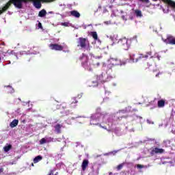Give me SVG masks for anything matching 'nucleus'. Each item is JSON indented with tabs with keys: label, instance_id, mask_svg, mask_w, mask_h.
Instances as JSON below:
<instances>
[{
	"label": "nucleus",
	"instance_id": "46",
	"mask_svg": "<svg viewBox=\"0 0 175 175\" xmlns=\"http://www.w3.org/2000/svg\"><path fill=\"white\" fill-rule=\"evenodd\" d=\"M0 61H1V57H0Z\"/></svg>",
	"mask_w": 175,
	"mask_h": 175
},
{
	"label": "nucleus",
	"instance_id": "6",
	"mask_svg": "<svg viewBox=\"0 0 175 175\" xmlns=\"http://www.w3.org/2000/svg\"><path fill=\"white\" fill-rule=\"evenodd\" d=\"M162 40L166 44H171L172 46H175V37L173 36H167L166 39L162 38Z\"/></svg>",
	"mask_w": 175,
	"mask_h": 175
},
{
	"label": "nucleus",
	"instance_id": "28",
	"mask_svg": "<svg viewBox=\"0 0 175 175\" xmlns=\"http://www.w3.org/2000/svg\"><path fill=\"white\" fill-rule=\"evenodd\" d=\"M38 27V28H40V29H43V26L42 25V23L39 22Z\"/></svg>",
	"mask_w": 175,
	"mask_h": 175
},
{
	"label": "nucleus",
	"instance_id": "11",
	"mask_svg": "<svg viewBox=\"0 0 175 175\" xmlns=\"http://www.w3.org/2000/svg\"><path fill=\"white\" fill-rule=\"evenodd\" d=\"M165 3H167L172 9H175V2L172 0H163Z\"/></svg>",
	"mask_w": 175,
	"mask_h": 175
},
{
	"label": "nucleus",
	"instance_id": "7",
	"mask_svg": "<svg viewBox=\"0 0 175 175\" xmlns=\"http://www.w3.org/2000/svg\"><path fill=\"white\" fill-rule=\"evenodd\" d=\"M49 47L51 50H55L56 51H62L64 46L58 44H51Z\"/></svg>",
	"mask_w": 175,
	"mask_h": 175
},
{
	"label": "nucleus",
	"instance_id": "32",
	"mask_svg": "<svg viewBox=\"0 0 175 175\" xmlns=\"http://www.w3.org/2000/svg\"><path fill=\"white\" fill-rule=\"evenodd\" d=\"M105 24H106L107 25H109V24H110V21H105Z\"/></svg>",
	"mask_w": 175,
	"mask_h": 175
},
{
	"label": "nucleus",
	"instance_id": "10",
	"mask_svg": "<svg viewBox=\"0 0 175 175\" xmlns=\"http://www.w3.org/2000/svg\"><path fill=\"white\" fill-rule=\"evenodd\" d=\"M90 35L93 38L94 40H98V42H100V40L98 38V33H96V31H91Z\"/></svg>",
	"mask_w": 175,
	"mask_h": 175
},
{
	"label": "nucleus",
	"instance_id": "5",
	"mask_svg": "<svg viewBox=\"0 0 175 175\" xmlns=\"http://www.w3.org/2000/svg\"><path fill=\"white\" fill-rule=\"evenodd\" d=\"M87 39L83 38H79L77 40V47H81V49H85L87 47Z\"/></svg>",
	"mask_w": 175,
	"mask_h": 175
},
{
	"label": "nucleus",
	"instance_id": "8",
	"mask_svg": "<svg viewBox=\"0 0 175 175\" xmlns=\"http://www.w3.org/2000/svg\"><path fill=\"white\" fill-rule=\"evenodd\" d=\"M109 61L113 66H118L120 65H122V63H121V60L118 59L111 58Z\"/></svg>",
	"mask_w": 175,
	"mask_h": 175
},
{
	"label": "nucleus",
	"instance_id": "24",
	"mask_svg": "<svg viewBox=\"0 0 175 175\" xmlns=\"http://www.w3.org/2000/svg\"><path fill=\"white\" fill-rule=\"evenodd\" d=\"M135 13L137 16V17H142V11L139 10H136L135 11Z\"/></svg>",
	"mask_w": 175,
	"mask_h": 175
},
{
	"label": "nucleus",
	"instance_id": "17",
	"mask_svg": "<svg viewBox=\"0 0 175 175\" xmlns=\"http://www.w3.org/2000/svg\"><path fill=\"white\" fill-rule=\"evenodd\" d=\"M12 148V144H7L3 147V150L5 152H9V151H10Z\"/></svg>",
	"mask_w": 175,
	"mask_h": 175
},
{
	"label": "nucleus",
	"instance_id": "25",
	"mask_svg": "<svg viewBox=\"0 0 175 175\" xmlns=\"http://www.w3.org/2000/svg\"><path fill=\"white\" fill-rule=\"evenodd\" d=\"M46 143H47V140L45 139V138H42L40 140V144L41 145L46 144Z\"/></svg>",
	"mask_w": 175,
	"mask_h": 175
},
{
	"label": "nucleus",
	"instance_id": "14",
	"mask_svg": "<svg viewBox=\"0 0 175 175\" xmlns=\"http://www.w3.org/2000/svg\"><path fill=\"white\" fill-rule=\"evenodd\" d=\"M150 55H151V54H150V53H148L146 55H143V54H139V58L136 59L135 61L137 62L139 61V59H142V58H148V57H150Z\"/></svg>",
	"mask_w": 175,
	"mask_h": 175
},
{
	"label": "nucleus",
	"instance_id": "23",
	"mask_svg": "<svg viewBox=\"0 0 175 175\" xmlns=\"http://www.w3.org/2000/svg\"><path fill=\"white\" fill-rule=\"evenodd\" d=\"M163 144H165L166 147H170V140L169 139L164 140Z\"/></svg>",
	"mask_w": 175,
	"mask_h": 175
},
{
	"label": "nucleus",
	"instance_id": "40",
	"mask_svg": "<svg viewBox=\"0 0 175 175\" xmlns=\"http://www.w3.org/2000/svg\"><path fill=\"white\" fill-rule=\"evenodd\" d=\"M23 123H25V120H23Z\"/></svg>",
	"mask_w": 175,
	"mask_h": 175
},
{
	"label": "nucleus",
	"instance_id": "45",
	"mask_svg": "<svg viewBox=\"0 0 175 175\" xmlns=\"http://www.w3.org/2000/svg\"><path fill=\"white\" fill-rule=\"evenodd\" d=\"M111 174V172L109 173V175Z\"/></svg>",
	"mask_w": 175,
	"mask_h": 175
},
{
	"label": "nucleus",
	"instance_id": "18",
	"mask_svg": "<svg viewBox=\"0 0 175 175\" xmlns=\"http://www.w3.org/2000/svg\"><path fill=\"white\" fill-rule=\"evenodd\" d=\"M46 14H47V12L46 11V10L42 9L39 12L38 17H44Z\"/></svg>",
	"mask_w": 175,
	"mask_h": 175
},
{
	"label": "nucleus",
	"instance_id": "19",
	"mask_svg": "<svg viewBox=\"0 0 175 175\" xmlns=\"http://www.w3.org/2000/svg\"><path fill=\"white\" fill-rule=\"evenodd\" d=\"M87 166H88V160H83L81 165L82 170H85L87 169Z\"/></svg>",
	"mask_w": 175,
	"mask_h": 175
},
{
	"label": "nucleus",
	"instance_id": "29",
	"mask_svg": "<svg viewBox=\"0 0 175 175\" xmlns=\"http://www.w3.org/2000/svg\"><path fill=\"white\" fill-rule=\"evenodd\" d=\"M141 2H144L145 3H150V0H139Z\"/></svg>",
	"mask_w": 175,
	"mask_h": 175
},
{
	"label": "nucleus",
	"instance_id": "33",
	"mask_svg": "<svg viewBox=\"0 0 175 175\" xmlns=\"http://www.w3.org/2000/svg\"><path fill=\"white\" fill-rule=\"evenodd\" d=\"M94 65H96L97 66H99V62H96V63H94Z\"/></svg>",
	"mask_w": 175,
	"mask_h": 175
},
{
	"label": "nucleus",
	"instance_id": "26",
	"mask_svg": "<svg viewBox=\"0 0 175 175\" xmlns=\"http://www.w3.org/2000/svg\"><path fill=\"white\" fill-rule=\"evenodd\" d=\"M122 167H124V164H120L117 166L116 169H117V170H121V169H122Z\"/></svg>",
	"mask_w": 175,
	"mask_h": 175
},
{
	"label": "nucleus",
	"instance_id": "39",
	"mask_svg": "<svg viewBox=\"0 0 175 175\" xmlns=\"http://www.w3.org/2000/svg\"><path fill=\"white\" fill-rule=\"evenodd\" d=\"M7 87H8L9 88H11V90H12V87H10V86H7Z\"/></svg>",
	"mask_w": 175,
	"mask_h": 175
},
{
	"label": "nucleus",
	"instance_id": "22",
	"mask_svg": "<svg viewBox=\"0 0 175 175\" xmlns=\"http://www.w3.org/2000/svg\"><path fill=\"white\" fill-rule=\"evenodd\" d=\"M144 68V69H149V70H151V68H152V64H150V63L145 64Z\"/></svg>",
	"mask_w": 175,
	"mask_h": 175
},
{
	"label": "nucleus",
	"instance_id": "16",
	"mask_svg": "<svg viewBox=\"0 0 175 175\" xmlns=\"http://www.w3.org/2000/svg\"><path fill=\"white\" fill-rule=\"evenodd\" d=\"M55 128V132L57 133H61V128H62V125L57 124L54 126Z\"/></svg>",
	"mask_w": 175,
	"mask_h": 175
},
{
	"label": "nucleus",
	"instance_id": "31",
	"mask_svg": "<svg viewBox=\"0 0 175 175\" xmlns=\"http://www.w3.org/2000/svg\"><path fill=\"white\" fill-rule=\"evenodd\" d=\"M82 65H83V68H85V66L87 65V62L82 63Z\"/></svg>",
	"mask_w": 175,
	"mask_h": 175
},
{
	"label": "nucleus",
	"instance_id": "9",
	"mask_svg": "<svg viewBox=\"0 0 175 175\" xmlns=\"http://www.w3.org/2000/svg\"><path fill=\"white\" fill-rule=\"evenodd\" d=\"M165 152V150L163 148H154L152 150L151 154H163Z\"/></svg>",
	"mask_w": 175,
	"mask_h": 175
},
{
	"label": "nucleus",
	"instance_id": "35",
	"mask_svg": "<svg viewBox=\"0 0 175 175\" xmlns=\"http://www.w3.org/2000/svg\"><path fill=\"white\" fill-rule=\"evenodd\" d=\"M130 58L133 59V61H135V58L132 57V55H130Z\"/></svg>",
	"mask_w": 175,
	"mask_h": 175
},
{
	"label": "nucleus",
	"instance_id": "30",
	"mask_svg": "<svg viewBox=\"0 0 175 175\" xmlns=\"http://www.w3.org/2000/svg\"><path fill=\"white\" fill-rule=\"evenodd\" d=\"M137 167L138 169H143V167H144V166L143 165L138 164V165H137Z\"/></svg>",
	"mask_w": 175,
	"mask_h": 175
},
{
	"label": "nucleus",
	"instance_id": "3",
	"mask_svg": "<svg viewBox=\"0 0 175 175\" xmlns=\"http://www.w3.org/2000/svg\"><path fill=\"white\" fill-rule=\"evenodd\" d=\"M102 118V113L97 112L96 113H94L91 117H90V124L91 125H98L99 121L100 120V118Z\"/></svg>",
	"mask_w": 175,
	"mask_h": 175
},
{
	"label": "nucleus",
	"instance_id": "42",
	"mask_svg": "<svg viewBox=\"0 0 175 175\" xmlns=\"http://www.w3.org/2000/svg\"><path fill=\"white\" fill-rule=\"evenodd\" d=\"M121 118H124V117H123V116H122V117H121Z\"/></svg>",
	"mask_w": 175,
	"mask_h": 175
},
{
	"label": "nucleus",
	"instance_id": "47",
	"mask_svg": "<svg viewBox=\"0 0 175 175\" xmlns=\"http://www.w3.org/2000/svg\"><path fill=\"white\" fill-rule=\"evenodd\" d=\"M174 142H175V139H174Z\"/></svg>",
	"mask_w": 175,
	"mask_h": 175
},
{
	"label": "nucleus",
	"instance_id": "2",
	"mask_svg": "<svg viewBox=\"0 0 175 175\" xmlns=\"http://www.w3.org/2000/svg\"><path fill=\"white\" fill-rule=\"evenodd\" d=\"M54 1L55 0H27V2H32L36 9H40L42 8V3H50L54 2Z\"/></svg>",
	"mask_w": 175,
	"mask_h": 175
},
{
	"label": "nucleus",
	"instance_id": "43",
	"mask_svg": "<svg viewBox=\"0 0 175 175\" xmlns=\"http://www.w3.org/2000/svg\"><path fill=\"white\" fill-rule=\"evenodd\" d=\"M174 135H175V130H174Z\"/></svg>",
	"mask_w": 175,
	"mask_h": 175
},
{
	"label": "nucleus",
	"instance_id": "4",
	"mask_svg": "<svg viewBox=\"0 0 175 175\" xmlns=\"http://www.w3.org/2000/svg\"><path fill=\"white\" fill-rule=\"evenodd\" d=\"M128 42L129 40L126 38H122L119 40V44H120V46L123 50H129L130 45Z\"/></svg>",
	"mask_w": 175,
	"mask_h": 175
},
{
	"label": "nucleus",
	"instance_id": "12",
	"mask_svg": "<svg viewBox=\"0 0 175 175\" xmlns=\"http://www.w3.org/2000/svg\"><path fill=\"white\" fill-rule=\"evenodd\" d=\"M18 125V120L14 119L13 121H12L10 124V128H16Z\"/></svg>",
	"mask_w": 175,
	"mask_h": 175
},
{
	"label": "nucleus",
	"instance_id": "34",
	"mask_svg": "<svg viewBox=\"0 0 175 175\" xmlns=\"http://www.w3.org/2000/svg\"><path fill=\"white\" fill-rule=\"evenodd\" d=\"M0 173H3V168H0Z\"/></svg>",
	"mask_w": 175,
	"mask_h": 175
},
{
	"label": "nucleus",
	"instance_id": "15",
	"mask_svg": "<svg viewBox=\"0 0 175 175\" xmlns=\"http://www.w3.org/2000/svg\"><path fill=\"white\" fill-rule=\"evenodd\" d=\"M70 13L73 17H76L77 18H79L80 17V13L77 10H72L70 12Z\"/></svg>",
	"mask_w": 175,
	"mask_h": 175
},
{
	"label": "nucleus",
	"instance_id": "1",
	"mask_svg": "<svg viewBox=\"0 0 175 175\" xmlns=\"http://www.w3.org/2000/svg\"><path fill=\"white\" fill-rule=\"evenodd\" d=\"M27 2H28V0H10L9 2H8L1 10H0V14L5 13V12L10 8L12 3L15 6V8H17L18 9H23V3H27Z\"/></svg>",
	"mask_w": 175,
	"mask_h": 175
},
{
	"label": "nucleus",
	"instance_id": "37",
	"mask_svg": "<svg viewBox=\"0 0 175 175\" xmlns=\"http://www.w3.org/2000/svg\"><path fill=\"white\" fill-rule=\"evenodd\" d=\"M158 76H159V72H158V73L156 75V77H158Z\"/></svg>",
	"mask_w": 175,
	"mask_h": 175
},
{
	"label": "nucleus",
	"instance_id": "20",
	"mask_svg": "<svg viewBox=\"0 0 175 175\" xmlns=\"http://www.w3.org/2000/svg\"><path fill=\"white\" fill-rule=\"evenodd\" d=\"M77 100H76V97H73L71 98V103H70V107H75L76 103H77Z\"/></svg>",
	"mask_w": 175,
	"mask_h": 175
},
{
	"label": "nucleus",
	"instance_id": "38",
	"mask_svg": "<svg viewBox=\"0 0 175 175\" xmlns=\"http://www.w3.org/2000/svg\"><path fill=\"white\" fill-rule=\"evenodd\" d=\"M153 2H157L158 0H152Z\"/></svg>",
	"mask_w": 175,
	"mask_h": 175
},
{
	"label": "nucleus",
	"instance_id": "27",
	"mask_svg": "<svg viewBox=\"0 0 175 175\" xmlns=\"http://www.w3.org/2000/svg\"><path fill=\"white\" fill-rule=\"evenodd\" d=\"M62 25H63V27H69V22L62 23Z\"/></svg>",
	"mask_w": 175,
	"mask_h": 175
},
{
	"label": "nucleus",
	"instance_id": "13",
	"mask_svg": "<svg viewBox=\"0 0 175 175\" xmlns=\"http://www.w3.org/2000/svg\"><path fill=\"white\" fill-rule=\"evenodd\" d=\"M165 101L163 99H161L157 102V106L159 109L165 107Z\"/></svg>",
	"mask_w": 175,
	"mask_h": 175
},
{
	"label": "nucleus",
	"instance_id": "44",
	"mask_svg": "<svg viewBox=\"0 0 175 175\" xmlns=\"http://www.w3.org/2000/svg\"><path fill=\"white\" fill-rule=\"evenodd\" d=\"M95 61H96H96H97L96 59H95Z\"/></svg>",
	"mask_w": 175,
	"mask_h": 175
},
{
	"label": "nucleus",
	"instance_id": "36",
	"mask_svg": "<svg viewBox=\"0 0 175 175\" xmlns=\"http://www.w3.org/2000/svg\"><path fill=\"white\" fill-rule=\"evenodd\" d=\"M78 98H81V94L78 95Z\"/></svg>",
	"mask_w": 175,
	"mask_h": 175
},
{
	"label": "nucleus",
	"instance_id": "21",
	"mask_svg": "<svg viewBox=\"0 0 175 175\" xmlns=\"http://www.w3.org/2000/svg\"><path fill=\"white\" fill-rule=\"evenodd\" d=\"M42 159H43V157L42 156H37L33 159V163H38V162H40Z\"/></svg>",
	"mask_w": 175,
	"mask_h": 175
},
{
	"label": "nucleus",
	"instance_id": "41",
	"mask_svg": "<svg viewBox=\"0 0 175 175\" xmlns=\"http://www.w3.org/2000/svg\"><path fill=\"white\" fill-rule=\"evenodd\" d=\"M31 166H33V163H31Z\"/></svg>",
	"mask_w": 175,
	"mask_h": 175
}]
</instances>
